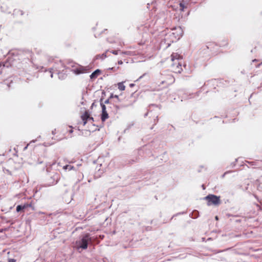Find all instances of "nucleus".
Listing matches in <instances>:
<instances>
[{
	"instance_id": "nucleus-1",
	"label": "nucleus",
	"mask_w": 262,
	"mask_h": 262,
	"mask_svg": "<svg viewBox=\"0 0 262 262\" xmlns=\"http://www.w3.org/2000/svg\"><path fill=\"white\" fill-rule=\"evenodd\" d=\"M32 53L30 50H18L9 52L8 58L5 61L4 67H17L19 69H23L26 71H30V67L32 66V62L30 58Z\"/></svg>"
},
{
	"instance_id": "nucleus-2",
	"label": "nucleus",
	"mask_w": 262,
	"mask_h": 262,
	"mask_svg": "<svg viewBox=\"0 0 262 262\" xmlns=\"http://www.w3.org/2000/svg\"><path fill=\"white\" fill-rule=\"evenodd\" d=\"M92 242L91 235L89 233H85L80 235L73 243V248L77 251L81 252L86 250L90 243Z\"/></svg>"
},
{
	"instance_id": "nucleus-3",
	"label": "nucleus",
	"mask_w": 262,
	"mask_h": 262,
	"mask_svg": "<svg viewBox=\"0 0 262 262\" xmlns=\"http://www.w3.org/2000/svg\"><path fill=\"white\" fill-rule=\"evenodd\" d=\"M60 179L59 174L56 172H53L50 173L47 178V182L45 185L50 186L57 183Z\"/></svg>"
},
{
	"instance_id": "nucleus-4",
	"label": "nucleus",
	"mask_w": 262,
	"mask_h": 262,
	"mask_svg": "<svg viewBox=\"0 0 262 262\" xmlns=\"http://www.w3.org/2000/svg\"><path fill=\"white\" fill-rule=\"evenodd\" d=\"M161 36H164V38L162 40L168 46H169L172 42L176 41V40L172 38V36L168 29H166L163 30L162 32Z\"/></svg>"
},
{
	"instance_id": "nucleus-5",
	"label": "nucleus",
	"mask_w": 262,
	"mask_h": 262,
	"mask_svg": "<svg viewBox=\"0 0 262 262\" xmlns=\"http://www.w3.org/2000/svg\"><path fill=\"white\" fill-rule=\"evenodd\" d=\"M204 200L207 201V205H218L220 204V196H217L214 194H208L204 198Z\"/></svg>"
},
{
	"instance_id": "nucleus-6",
	"label": "nucleus",
	"mask_w": 262,
	"mask_h": 262,
	"mask_svg": "<svg viewBox=\"0 0 262 262\" xmlns=\"http://www.w3.org/2000/svg\"><path fill=\"white\" fill-rule=\"evenodd\" d=\"M172 38L177 41L183 35V30L181 27H177L169 29Z\"/></svg>"
},
{
	"instance_id": "nucleus-7",
	"label": "nucleus",
	"mask_w": 262,
	"mask_h": 262,
	"mask_svg": "<svg viewBox=\"0 0 262 262\" xmlns=\"http://www.w3.org/2000/svg\"><path fill=\"white\" fill-rule=\"evenodd\" d=\"M64 68V66L63 62L61 61H59L58 62H56L55 65L54 66L53 68L50 69V70L49 71V74H50V76L52 78L53 77V72L52 70L54 69L57 72V74L59 75V78H61L60 76V72L63 71V69Z\"/></svg>"
},
{
	"instance_id": "nucleus-8",
	"label": "nucleus",
	"mask_w": 262,
	"mask_h": 262,
	"mask_svg": "<svg viewBox=\"0 0 262 262\" xmlns=\"http://www.w3.org/2000/svg\"><path fill=\"white\" fill-rule=\"evenodd\" d=\"M72 67L71 71L76 75L88 73L89 70L88 67H83L80 65L72 66Z\"/></svg>"
},
{
	"instance_id": "nucleus-9",
	"label": "nucleus",
	"mask_w": 262,
	"mask_h": 262,
	"mask_svg": "<svg viewBox=\"0 0 262 262\" xmlns=\"http://www.w3.org/2000/svg\"><path fill=\"white\" fill-rule=\"evenodd\" d=\"M171 60L172 63L171 64V69L174 68V66L180 65V62H182V57L178 53H172L171 55Z\"/></svg>"
},
{
	"instance_id": "nucleus-10",
	"label": "nucleus",
	"mask_w": 262,
	"mask_h": 262,
	"mask_svg": "<svg viewBox=\"0 0 262 262\" xmlns=\"http://www.w3.org/2000/svg\"><path fill=\"white\" fill-rule=\"evenodd\" d=\"M139 29L145 33H154L153 29L151 27L150 24L148 23H146L144 25L141 26L139 28Z\"/></svg>"
},
{
	"instance_id": "nucleus-11",
	"label": "nucleus",
	"mask_w": 262,
	"mask_h": 262,
	"mask_svg": "<svg viewBox=\"0 0 262 262\" xmlns=\"http://www.w3.org/2000/svg\"><path fill=\"white\" fill-rule=\"evenodd\" d=\"M200 93V92H197L195 93H185L184 95L183 96V98L184 99L196 98L199 96Z\"/></svg>"
},
{
	"instance_id": "nucleus-12",
	"label": "nucleus",
	"mask_w": 262,
	"mask_h": 262,
	"mask_svg": "<svg viewBox=\"0 0 262 262\" xmlns=\"http://www.w3.org/2000/svg\"><path fill=\"white\" fill-rule=\"evenodd\" d=\"M250 165L254 166V168L262 169V161H254L247 162Z\"/></svg>"
},
{
	"instance_id": "nucleus-13",
	"label": "nucleus",
	"mask_w": 262,
	"mask_h": 262,
	"mask_svg": "<svg viewBox=\"0 0 262 262\" xmlns=\"http://www.w3.org/2000/svg\"><path fill=\"white\" fill-rule=\"evenodd\" d=\"M90 118V114L89 113L88 111H86L84 114H83L81 116V118L83 121V125L84 126L86 123L87 121L89 120V118Z\"/></svg>"
},
{
	"instance_id": "nucleus-14",
	"label": "nucleus",
	"mask_w": 262,
	"mask_h": 262,
	"mask_svg": "<svg viewBox=\"0 0 262 262\" xmlns=\"http://www.w3.org/2000/svg\"><path fill=\"white\" fill-rule=\"evenodd\" d=\"M174 66V68L172 69V70L173 71V72L177 73H181L182 71V62H180V65L176 64Z\"/></svg>"
},
{
	"instance_id": "nucleus-15",
	"label": "nucleus",
	"mask_w": 262,
	"mask_h": 262,
	"mask_svg": "<svg viewBox=\"0 0 262 262\" xmlns=\"http://www.w3.org/2000/svg\"><path fill=\"white\" fill-rule=\"evenodd\" d=\"M101 71L99 69L96 70L94 72H93L90 76V78L93 79L96 78L98 75L100 74Z\"/></svg>"
},
{
	"instance_id": "nucleus-16",
	"label": "nucleus",
	"mask_w": 262,
	"mask_h": 262,
	"mask_svg": "<svg viewBox=\"0 0 262 262\" xmlns=\"http://www.w3.org/2000/svg\"><path fill=\"white\" fill-rule=\"evenodd\" d=\"M62 168H63V169L64 170H68L69 171L72 170H77V168L76 167H75L74 166L71 165H64L62 167Z\"/></svg>"
},
{
	"instance_id": "nucleus-17",
	"label": "nucleus",
	"mask_w": 262,
	"mask_h": 262,
	"mask_svg": "<svg viewBox=\"0 0 262 262\" xmlns=\"http://www.w3.org/2000/svg\"><path fill=\"white\" fill-rule=\"evenodd\" d=\"M120 54L122 55H126L128 56H135L137 54L135 51H126L124 52H121Z\"/></svg>"
},
{
	"instance_id": "nucleus-18",
	"label": "nucleus",
	"mask_w": 262,
	"mask_h": 262,
	"mask_svg": "<svg viewBox=\"0 0 262 262\" xmlns=\"http://www.w3.org/2000/svg\"><path fill=\"white\" fill-rule=\"evenodd\" d=\"M108 118V114L107 111L102 112L101 115V119L102 121V122L105 121Z\"/></svg>"
},
{
	"instance_id": "nucleus-19",
	"label": "nucleus",
	"mask_w": 262,
	"mask_h": 262,
	"mask_svg": "<svg viewBox=\"0 0 262 262\" xmlns=\"http://www.w3.org/2000/svg\"><path fill=\"white\" fill-rule=\"evenodd\" d=\"M106 57V54L105 53H103L101 55H97L95 57V59H101L102 60L105 59Z\"/></svg>"
},
{
	"instance_id": "nucleus-20",
	"label": "nucleus",
	"mask_w": 262,
	"mask_h": 262,
	"mask_svg": "<svg viewBox=\"0 0 262 262\" xmlns=\"http://www.w3.org/2000/svg\"><path fill=\"white\" fill-rule=\"evenodd\" d=\"M118 88L120 91H124L125 90V86L124 85L123 82L118 83Z\"/></svg>"
},
{
	"instance_id": "nucleus-21",
	"label": "nucleus",
	"mask_w": 262,
	"mask_h": 262,
	"mask_svg": "<svg viewBox=\"0 0 262 262\" xmlns=\"http://www.w3.org/2000/svg\"><path fill=\"white\" fill-rule=\"evenodd\" d=\"M100 105L102 108V112H106V107L105 106V104L102 102V99H100Z\"/></svg>"
},
{
	"instance_id": "nucleus-22",
	"label": "nucleus",
	"mask_w": 262,
	"mask_h": 262,
	"mask_svg": "<svg viewBox=\"0 0 262 262\" xmlns=\"http://www.w3.org/2000/svg\"><path fill=\"white\" fill-rule=\"evenodd\" d=\"M100 105L102 108V112H106V107L105 106V104L102 102V99H100Z\"/></svg>"
},
{
	"instance_id": "nucleus-23",
	"label": "nucleus",
	"mask_w": 262,
	"mask_h": 262,
	"mask_svg": "<svg viewBox=\"0 0 262 262\" xmlns=\"http://www.w3.org/2000/svg\"><path fill=\"white\" fill-rule=\"evenodd\" d=\"M24 209H25V207L24 206H23L22 205H19L17 206L16 210L17 212H19Z\"/></svg>"
},
{
	"instance_id": "nucleus-24",
	"label": "nucleus",
	"mask_w": 262,
	"mask_h": 262,
	"mask_svg": "<svg viewBox=\"0 0 262 262\" xmlns=\"http://www.w3.org/2000/svg\"><path fill=\"white\" fill-rule=\"evenodd\" d=\"M198 216L199 212L196 210H194L192 213L191 217L195 219Z\"/></svg>"
},
{
	"instance_id": "nucleus-25",
	"label": "nucleus",
	"mask_w": 262,
	"mask_h": 262,
	"mask_svg": "<svg viewBox=\"0 0 262 262\" xmlns=\"http://www.w3.org/2000/svg\"><path fill=\"white\" fill-rule=\"evenodd\" d=\"M4 64H5V62H0V75L2 73L3 69L4 68H7V67H4Z\"/></svg>"
},
{
	"instance_id": "nucleus-26",
	"label": "nucleus",
	"mask_w": 262,
	"mask_h": 262,
	"mask_svg": "<svg viewBox=\"0 0 262 262\" xmlns=\"http://www.w3.org/2000/svg\"><path fill=\"white\" fill-rule=\"evenodd\" d=\"M119 52H121L120 50H113L111 51V53L115 55H117L119 54Z\"/></svg>"
},
{
	"instance_id": "nucleus-27",
	"label": "nucleus",
	"mask_w": 262,
	"mask_h": 262,
	"mask_svg": "<svg viewBox=\"0 0 262 262\" xmlns=\"http://www.w3.org/2000/svg\"><path fill=\"white\" fill-rule=\"evenodd\" d=\"M110 98H117L118 100V101L120 100L119 98V96L118 95H114L113 94H111V95L110 96Z\"/></svg>"
},
{
	"instance_id": "nucleus-28",
	"label": "nucleus",
	"mask_w": 262,
	"mask_h": 262,
	"mask_svg": "<svg viewBox=\"0 0 262 262\" xmlns=\"http://www.w3.org/2000/svg\"><path fill=\"white\" fill-rule=\"evenodd\" d=\"M23 206H24L25 207V208H27L29 207H31L32 206L31 204H28V203H26V204H25L24 205H22Z\"/></svg>"
},
{
	"instance_id": "nucleus-29",
	"label": "nucleus",
	"mask_w": 262,
	"mask_h": 262,
	"mask_svg": "<svg viewBox=\"0 0 262 262\" xmlns=\"http://www.w3.org/2000/svg\"><path fill=\"white\" fill-rule=\"evenodd\" d=\"M11 83H12V80H11V82H10L9 83H7V81H5V84L7 85L8 88H10V84Z\"/></svg>"
},
{
	"instance_id": "nucleus-30",
	"label": "nucleus",
	"mask_w": 262,
	"mask_h": 262,
	"mask_svg": "<svg viewBox=\"0 0 262 262\" xmlns=\"http://www.w3.org/2000/svg\"><path fill=\"white\" fill-rule=\"evenodd\" d=\"M180 6L181 9V10H183L184 8V4H183L181 3V4H180Z\"/></svg>"
},
{
	"instance_id": "nucleus-31",
	"label": "nucleus",
	"mask_w": 262,
	"mask_h": 262,
	"mask_svg": "<svg viewBox=\"0 0 262 262\" xmlns=\"http://www.w3.org/2000/svg\"><path fill=\"white\" fill-rule=\"evenodd\" d=\"M15 261H16V260L13 258H10V259H9V260H8V262H15Z\"/></svg>"
},
{
	"instance_id": "nucleus-32",
	"label": "nucleus",
	"mask_w": 262,
	"mask_h": 262,
	"mask_svg": "<svg viewBox=\"0 0 262 262\" xmlns=\"http://www.w3.org/2000/svg\"><path fill=\"white\" fill-rule=\"evenodd\" d=\"M146 75V73L143 74L142 75L139 77V78L137 80V81L139 80L141 78H142L145 75Z\"/></svg>"
},
{
	"instance_id": "nucleus-33",
	"label": "nucleus",
	"mask_w": 262,
	"mask_h": 262,
	"mask_svg": "<svg viewBox=\"0 0 262 262\" xmlns=\"http://www.w3.org/2000/svg\"><path fill=\"white\" fill-rule=\"evenodd\" d=\"M137 160H138L137 158H136L135 160H132V162H130V164H133L134 163L137 162Z\"/></svg>"
},
{
	"instance_id": "nucleus-34",
	"label": "nucleus",
	"mask_w": 262,
	"mask_h": 262,
	"mask_svg": "<svg viewBox=\"0 0 262 262\" xmlns=\"http://www.w3.org/2000/svg\"><path fill=\"white\" fill-rule=\"evenodd\" d=\"M104 103V104H108V103H110V100H109V99H107V100H105V101L104 102V103Z\"/></svg>"
},
{
	"instance_id": "nucleus-35",
	"label": "nucleus",
	"mask_w": 262,
	"mask_h": 262,
	"mask_svg": "<svg viewBox=\"0 0 262 262\" xmlns=\"http://www.w3.org/2000/svg\"><path fill=\"white\" fill-rule=\"evenodd\" d=\"M229 172H230V171H226V172H225V173L222 175V178H224V177H225V176L227 173H229Z\"/></svg>"
},
{
	"instance_id": "nucleus-36",
	"label": "nucleus",
	"mask_w": 262,
	"mask_h": 262,
	"mask_svg": "<svg viewBox=\"0 0 262 262\" xmlns=\"http://www.w3.org/2000/svg\"><path fill=\"white\" fill-rule=\"evenodd\" d=\"M45 68L43 67H41V71H45V72H47V70L46 69H45V70H43Z\"/></svg>"
},
{
	"instance_id": "nucleus-37",
	"label": "nucleus",
	"mask_w": 262,
	"mask_h": 262,
	"mask_svg": "<svg viewBox=\"0 0 262 262\" xmlns=\"http://www.w3.org/2000/svg\"><path fill=\"white\" fill-rule=\"evenodd\" d=\"M89 120H92V121H94V118L90 116V118H89Z\"/></svg>"
},
{
	"instance_id": "nucleus-38",
	"label": "nucleus",
	"mask_w": 262,
	"mask_h": 262,
	"mask_svg": "<svg viewBox=\"0 0 262 262\" xmlns=\"http://www.w3.org/2000/svg\"><path fill=\"white\" fill-rule=\"evenodd\" d=\"M123 63V62L122 60H119L118 61V64H122Z\"/></svg>"
},
{
	"instance_id": "nucleus-39",
	"label": "nucleus",
	"mask_w": 262,
	"mask_h": 262,
	"mask_svg": "<svg viewBox=\"0 0 262 262\" xmlns=\"http://www.w3.org/2000/svg\"><path fill=\"white\" fill-rule=\"evenodd\" d=\"M81 164H77V165H76V167L78 169V167H79L80 166H81Z\"/></svg>"
},
{
	"instance_id": "nucleus-40",
	"label": "nucleus",
	"mask_w": 262,
	"mask_h": 262,
	"mask_svg": "<svg viewBox=\"0 0 262 262\" xmlns=\"http://www.w3.org/2000/svg\"><path fill=\"white\" fill-rule=\"evenodd\" d=\"M134 85H135V84L134 83H130L129 84V86L131 87V88L133 87Z\"/></svg>"
},
{
	"instance_id": "nucleus-41",
	"label": "nucleus",
	"mask_w": 262,
	"mask_h": 262,
	"mask_svg": "<svg viewBox=\"0 0 262 262\" xmlns=\"http://www.w3.org/2000/svg\"><path fill=\"white\" fill-rule=\"evenodd\" d=\"M83 178V175L81 173V177L80 178V179H79V181H80V180H81Z\"/></svg>"
},
{
	"instance_id": "nucleus-42",
	"label": "nucleus",
	"mask_w": 262,
	"mask_h": 262,
	"mask_svg": "<svg viewBox=\"0 0 262 262\" xmlns=\"http://www.w3.org/2000/svg\"><path fill=\"white\" fill-rule=\"evenodd\" d=\"M98 171H100V172L101 173H103V170H100V169H98Z\"/></svg>"
},
{
	"instance_id": "nucleus-43",
	"label": "nucleus",
	"mask_w": 262,
	"mask_h": 262,
	"mask_svg": "<svg viewBox=\"0 0 262 262\" xmlns=\"http://www.w3.org/2000/svg\"><path fill=\"white\" fill-rule=\"evenodd\" d=\"M261 64H262V62H261V63H259V64L256 66V67H257H257H259Z\"/></svg>"
},
{
	"instance_id": "nucleus-44",
	"label": "nucleus",
	"mask_w": 262,
	"mask_h": 262,
	"mask_svg": "<svg viewBox=\"0 0 262 262\" xmlns=\"http://www.w3.org/2000/svg\"><path fill=\"white\" fill-rule=\"evenodd\" d=\"M67 162L69 163H73L74 162L73 161H67Z\"/></svg>"
},
{
	"instance_id": "nucleus-45",
	"label": "nucleus",
	"mask_w": 262,
	"mask_h": 262,
	"mask_svg": "<svg viewBox=\"0 0 262 262\" xmlns=\"http://www.w3.org/2000/svg\"><path fill=\"white\" fill-rule=\"evenodd\" d=\"M4 231V229H0V233H2Z\"/></svg>"
},
{
	"instance_id": "nucleus-46",
	"label": "nucleus",
	"mask_w": 262,
	"mask_h": 262,
	"mask_svg": "<svg viewBox=\"0 0 262 262\" xmlns=\"http://www.w3.org/2000/svg\"><path fill=\"white\" fill-rule=\"evenodd\" d=\"M147 115H148V113L145 114L144 117H146L147 116Z\"/></svg>"
},
{
	"instance_id": "nucleus-47",
	"label": "nucleus",
	"mask_w": 262,
	"mask_h": 262,
	"mask_svg": "<svg viewBox=\"0 0 262 262\" xmlns=\"http://www.w3.org/2000/svg\"><path fill=\"white\" fill-rule=\"evenodd\" d=\"M69 133H73V130L72 129H71L69 130Z\"/></svg>"
},
{
	"instance_id": "nucleus-48",
	"label": "nucleus",
	"mask_w": 262,
	"mask_h": 262,
	"mask_svg": "<svg viewBox=\"0 0 262 262\" xmlns=\"http://www.w3.org/2000/svg\"><path fill=\"white\" fill-rule=\"evenodd\" d=\"M55 130H56L55 129L54 130H53V131H52V134H55Z\"/></svg>"
},
{
	"instance_id": "nucleus-49",
	"label": "nucleus",
	"mask_w": 262,
	"mask_h": 262,
	"mask_svg": "<svg viewBox=\"0 0 262 262\" xmlns=\"http://www.w3.org/2000/svg\"><path fill=\"white\" fill-rule=\"evenodd\" d=\"M28 146V144H27V145L26 147H25L24 149L25 150L27 148Z\"/></svg>"
},
{
	"instance_id": "nucleus-50",
	"label": "nucleus",
	"mask_w": 262,
	"mask_h": 262,
	"mask_svg": "<svg viewBox=\"0 0 262 262\" xmlns=\"http://www.w3.org/2000/svg\"><path fill=\"white\" fill-rule=\"evenodd\" d=\"M113 106H114V107H115L117 109H118V107L117 106H116V105H113Z\"/></svg>"
},
{
	"instance_id": "nucleus-51",
	"label": "nucleus",
	"mask_w": 262,
	"mask_h": 262,
	"mask_svg": "<svg viewBox=\"0 0 262 262\" xmlns=\"http://www.w3.org/2000/svg\"><path fill=\"white\" fill-rule=\"evenodd\" d=\"M55 163H53L52 164V166H54L55 165Z\"/></svg>"
},
{
	"instance_id": "nucleus-52",
	"label": "nucleus",
	"mask_w": 262,
	"mask_h": 262,
	"mask_svg": "<svg viewBox=\"0 0 262 262\" xmlns=\"http://www.w3.org/2000/svg\"><path fill=\"white\" fill-rule=\"evenodd\" d=\"M253 62H255V61H257V60L256 59H254L252 60Z\"/></svg>"
},
{
	"instance_id": "nucleus-53",
	"label": "nucleus",
	"mask_w": 262,
	"mask_h": 262,
	"mask_svg": "<svg viewBox=\"0 0 262 262\" xmlns=\"http://www.w3.org/2000/svg\"><path fill=\"white\" fill-rule=\"evenodd\" d=\"M215 219H216V220H218V216H215Z\"/></svg>"
},
{
	"instance_id": "nucleus-54",
	"label": "nucleus",
	"mask_w": 262,
	"mask_h": 262,
	"mask_svg": "<svg viewBox=\"0 0 262 262\" xmlns=\"http://www.w3.org/2000/svg\"><path fill=\"white\" fill-rule=\"evenodd\" d=\"M94 106V103H93L92 104V106Z\"/></svg>"
},
{
	"instance_id": "nucleus-55",
	"label": "nucleus",
	"mask_w": 262,
	"mask_h": 262,
	"mask_svg": "<svg viewBox=\"0 0 262 262\" xmlns=\"http://www.w3.org/2000/svg\"><path fill=\"white\" fill-rule=\"evenodd\" d=\"M113 69H114V68H109V70H113Z\"/></svg>"
},
{
	"instance_id": "nucleus-56",
	"label": "nucleus",
	"mask_w": 262,
	"mask_h": 262,
	"mask_svg": "<svg viewBox=\"0 0 262 262\" xmlns=\"http://www.w3.org/2000/svg\"><path fill=\"white\" fill-rule=\"evenodd\" d=\"M64 75L62 76V78H61L62 79H64Z\"/></svg>"
},
{
	"instance_id": "nucleus-57",
	"label": "nucleus",
	"mask_w": 262,
	"mask_h": 262,
	"mask_svg": "<svg viewBox=\"0 0 262 262\" xmlns=\"http://www.w3.org/2000/svg\"><path fill=\"white\" fill-rule=\"evenodd\" d=\"M157 120L158 121V116H156Z\"/></svg>"
},
{
	"instance_id": "nucleus-58",
	"label": "nucleus",
	"mask_w": 262,
	"mask_h": 262,
	"mask_svg": "<svg viewBox=\"0 0 262 262\" xmlns=\"http://www.w3.org/2000/svg\"><path fill=\"white\" fill-rule=\"evenodd\" d=\"M202 188H203V189H205V188H204V185H202Z\"/></svg>"
},
{
	"instance_id": "nucleus-59",
	"label": "nucleus",
	"mask_w": 262,
	"mask_h": 262,
	"mask_svg": "<svg viewBox=\"0 0 262 262\" xmlns=\"http://www.w3.org/2000/svg\"><path fill=\"white\" fill-rule=\"evenodd\" d=\"M202 188H203V189H205V188H204V185H202Z\"/></svg>"
},
{
	"instance_id": "nucleus-60",
	"label": "nucleus",
	"mask_w": 262,
	"mask_h": 262,
	"mask_svg": "<svg viewBox=\"0 0 262 262\" xmlns=\"http://www.w3.org/2000/svg\"><path fill=\"white\" fill-rule=\"evenodd\" d=\"M202 188H203V189H205V188H204V185H202Z\"/></svg>"
},
{
	"instance_id": "nucleus-61",
	"label": "nucleus",
	"mask_w": 262,
	"mask_h": 262,
	"mask_svg": "<svg viewBox=\"0 0 262 262\" xmlns=\"http://www.w3.org/2000/svg\"><path fill=\"white\" fill-rule=\"evenodd\" d=\"M210 239H211V238H209L208 239V240H209V241H210Z\"/></svg>"
},
{
	"instance_id": "nucleus-62",
	"label": "nucleus",
	"mask_w": 262,
	"mask_h": 262,
	"mask_svg": "<svg viewBox=\"0 0 262 262\" xmlns=\"http://www.w3.org/2000/svg\"><path fill=\"white\" fill-rule=\"evenodd\" d=\"M161 83H164V81H162Z\"/></svg>"
},
{
	"instance_id": "nucleus-63",
	"label": "nucleus",
	"mask_w": 262,
	"mask_h": 262,
	"mask_svg": "<svg viewBox=\"0 0 262 262\" xmlns=\"http://www.w3.org/2000/svg\"><path fill=\"white\" fill-rule=\"evenodd\" d=\"M23 13L22 11H21V15H23Z\"/></svg>"
}]
</instances>
